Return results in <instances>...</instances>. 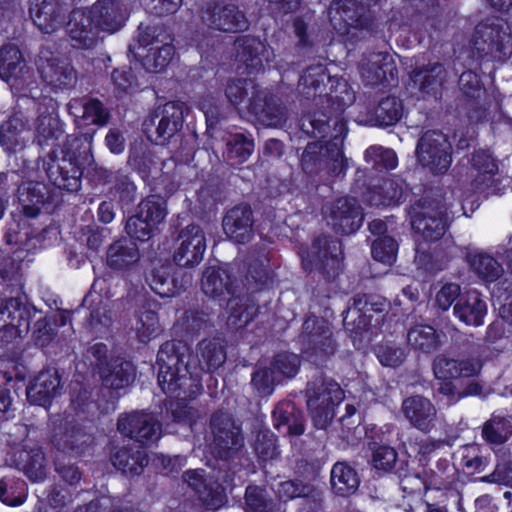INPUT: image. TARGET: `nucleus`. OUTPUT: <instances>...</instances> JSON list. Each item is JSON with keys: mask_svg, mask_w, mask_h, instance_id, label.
Returning a JSON list of instances; mask_svg holds the SVG:
<instances>
[{"mask_svg": "<svg viewBox=\"0 0 512 512\" xmlns=\"http://www.w3.org/2000/svg\"><path fill=\"white\" fill-rule=\"evenodd\" d=\"M334 95H330L338 107L334 116L324 113L313 114L302 121V130L315 138L331 135V140L325 145L319 142L308 143L301 157L302 170L308 175H318L325 172L328 176L344 174L347 160L343 155V142L346 135V124L340 118V113L354 101V94L346 82L338 83Z\"/></svg>", "mask_w": 512, "mask_h": 512, "instance_id": "nucleus-1", "label": "nucleus"}, {"mask_svg": "<svg viewBox=\"0 0 512 512\" xmlns=\"http://www.w3.org/2000/svg\"><path fill=\"white\" fill-rule=\"evenodd\" d=\"M158 384L170 396H196L201 388L204 371L193 356L189 346L180 340L163 343L158 351Z\"/></svg>", "mask_w": 512, "mask_h": 512, "instance_id": "nucleus-2", "label": "nucleus"}, {"mask_svg": "<svg viewBox=\"0 0 512 512\" xmlns=\"http://www.w3.org/2000/svg\"><path fill=\"white\" fill-rule=\"evenodd\" d=\"M88 148L76 136H68L61 158L50 157L46 165V174L59 189L76 192L81 187L82 164L80 158Z\"/></svg>", "mask_w": 512, "mask_h": 512, "instance_id": "nucleus-3", "label": "nucleus"}, {"mask_svg": "<svg viewBox=\"0 0 512 512\" xmlns=\"http://www.w3.org/2000/svg\"><path fill=\"white\" fill-rule=\"evenodd\" d=\"M307 408L314 426L325 429L335 416V407L344 399V391L331 378L314 377L306 387Z\"/></svg>", "mask_w": 512, "mask_h": 512, "instance_id": "nucleus-4", "label": "nucleus"}, {"mask_svg": "<svg viewBox=\"0 0 512 512\" xmlns=\"http://www.w3.org/2000/svg\"><path fill=\"white\" fill-rule=\"evenodd\" d=\"M299 255L306 272L318 273L326 281H333L339 275L343 259L340 241L326 235L317 236L310 245L300 248Z\"/></svg>", "mask_w": 512, "mask_h": 512, "instance_id": "nucleus-5", "label": "nucleus"}, {"mask_svg": "<svg viewBox=\"0 0 512 512\" xmlns=\"http://www.w3.org/2000/svg\"><path fill=\"white\" fill-rule=\"evenodd\" d=\"M209 428L212 453L224 461L236 458L244 448V437L241 425L233 415L224 410L215 411L210 417Z\"/></svg>", "mask_w": 512, "mask_h": 512, "instance_id": "nucleus-6", "label": "nucleus"}, {"mask_svg": "<svg viewBox=\"0 0 512 512\" xmlns=\"http://www.w3.org/2000/svg\"><path fill=\"white\" fill-rule=\"evenodd\" d=\"M185 104L180 101H168L157 105L143 121V131L147 138L165 145L182 129Z\"/></svg>", "mask_w": 512, "mask_h": 512, "instance_id": "nucleus-7", "label": "nucleus"}, {"mask_svg": "<svg viewBox=\"0 0 512 512\" xmlns=\"http://www.w3.org/2000/svg\"><path fill=\"white\" fill-rule=\"evenodd\" d=\"M303 353L317 365H324L337 350L331 324L324 318L309 316L303 323L300 335Z\"/></svg>", "mask_w": 512, "mask_h": 512, "instance_id": "nucleus-8", "label": "nucleus"}, {"mask_svg": "<svg viewBox=\"0 0 512 512\" xmlns=\"http://www.w3.org/2000/svg\"><path fill=\"white\" fill-rule=\"evenodd\" d=\"M472 49L481 58L503 61L512 52L510 33L498 18H487L478 23L472 37Z\"/></svg>", "mask_w": 512, "mask_h": 512, "instance_id": "nucleus-9", "label": "nucleus"}, {"mask_svg": "<svg viewBox=\"0 0 512 512\" xmlns=\"http://www.w3.org/2000/svg\"><path fill=\"white\" fill-rule=\"evenodd\" d=\"M40 313L21 297L0 299V346L30 331V323Z\"/></svg>", "mask_w": 512, "mask_h": 512, "instance_id": "nucleus-10", "label": "nucleus"}, {"mask_svg": "<svg viewBox=\"0 0 512 512\" xmlns=\"http://www.w3.org/2000/svg\"><path fill=\"white\" fill-rule=\"evenodd\" d=\"M410 215L413 230L427 241L441 239L447 230V210L438 200H420L412 207Z\"/></svg>", "mask_w": 512, "mask_h": 512, "instance_id": "nucleus-11", "label": "nucleus"}, {"mask_svg": "<svg viewBox=\"0 0 512 512\" xmlns=\"http://www.w3.org/2000/svg\"><path fill=\"white\" fill-rule=\"evenodd\" d=\"M328 17L335 29L352 37L356 35V30L364 34L363 37L373 31L374 24L369 11L353 0L332 1Z\"/></svg>", "mask_w": 512, "mask_h": 512, "instance_id": "nucleus-12", "label": "nucleus"}, {"mask_svg": "<svg viewBox=\"0 0 512 512\" xmlns=\"http://www.w3.org/2000/svg\"><path fill=\"white\" fill-rule=\"evenodd\" d=\"M322 211L327 224L340 235L355 233L364 219L363 208L354 197H340L327 203Z\"/></svg>", "mask_w": 512, "mask_h": 512, "instance_id": "nucleus-13", "label": "nucleus"}, {"mask_svg": "<svg viewBox=\"0 0 512 512\" xmlns=\"http://www.w3.org/2000/svg\"><path fill=\"white\" fill-rule=\"evenodd\" d=\"M416 155L418 161L433 173H444L451 164V145L442 132L429 130L420 137Z\"/></svg>", "mask_w": 512, "mask_h": 512, "instance_id": "nucleus-14", "label": "nucleus"}, {"mask_svg": "<svg viewBox=\"0 0 512 512\" xmlns=\"http://www.w3.org/2000/svg\"><path fill=\"white\" fill-rule=\"evenodd\" d=\"M117 430L124 436L137 442L148 444L157 441L161 436V423L152 413L133 411L118 417Z\"/></svg>", "mask_w": 512, "mask_h": 512, "instance_id": "nucleus-15", "label": "nucleus"}, {"mask_svg": "<svg viewBox=\"0 0 512 512\" xmlns=\"http://www.w3.org/2000/svg\"><path fill=\"white\" fill-rule=\"evenodd\" d=\"M206 250V238L200 226L191 224L183 228L177 238L173 260L176 265L193 268L200 264Z\"/></svg>", "mask_w": 512, "mask_h": 512, "instance_id": "nucleus-16", "label": "nucleus"}, {"mask_svg": "<svg viewBox=\"0 0 512 512\" xmlns=\"http://www.w3.org/2000/svg\"><path fill=\"white\" fill-rule=\"evenodd\" d=\"M203 23L212 29L223 32H238L248 27V21L242 11L234 4L208 2L202 10Z\"/></svg>", "mask_w": 512, "mask_h": 512, "instance_id": "nucleus-17", "label": "nucleus"}, {"mask_svg": "<svg viewBox=\"0 0 512 512\" xmlns=\"http://www.w3.org/2000/svg\"><path fill=\"white\" fill-rule=\"evenodd\" d=\"M248 111L265 127L280 128L288 118L287 109L278 97L259 90L251 92Z\"/></svg>", "mask_w": 512, "mask_h": 512, "instance_id": "nucleus-18", "label": "nucleus"}, {"mask_svg": "<svg viewBox=\"0 0 512 512\" xmlns=\"http://www.w3.org/2000/svg\"><path fill=\"white\" fill-rule=\"evenodd\" d=\"M359 69L363 81L372 86L390 82L397 75L393 56L386 51L365 53Z\"/></svg>", "mask_w": 512, "mask_h": 512, "instance_id": "nucleus-19", "label": "nucleus"}, {"mask_svg": "<svg viewBox=\"0 0 512 512\" xmlns=\"http://www.w3.org/2000/svg\"><path fill=\"white\" fill-rule=\"evenodd\" d=\"M223 231L235 243L249 242L254 235V216L249 205L229 209L222 220Z\"/></svg>", "mask_w": 512, "mask_h": 512, "instance_id": "nucleus-20", "label": "nucleus"}, {"mask_svg": "<svg viewBox=\"0 0 512 512\" xmlns=\"http://www.w3.org/2000/svg\"><path fill=\"white\" fill-rule=\"evenodd\" d=\"M99 31L90 11L77 9L71 12L67 22V32L73 47L80 49L94 47L98 41Z\"/></svg>", "mask_w": 512, "mask_h": 512, "instance_id": "nucleus-21", "label": "nucleus"}, {"mask_svg": "<svg viewBox=\"0 0 512 512\" xmlns=\"http://www.w3.org/2000/svg\"><path fill=\"white\" fill-rule=\"evenodd\" d=\"M39 70L42 79L54 88L68 89L77 82V71L64 57H41Z\"/></svg>", "mask_w": 512, "mask_h": 512, "instance_id": "nucleus-22", "label": "nucleus"}, {"mask_svg": "<svg viewBox=\"0 0 512 512\" xmlns=\"http://www.w3.org/2000/svg\"><path fill=\"white\" fill-rule=\"evenodd\" d=\"M51 442L58 451L78 456L88 447L89 435L80 426L60 420L54 427Z\"/></svg>", "mask_w": 512, "mask_h": 512, "instance_id": "nucleus-23", "label": "nucleus"}, {"mask_svg": "<svg viewBox=\"0 0 512 512\" xmlns=\"http://www.w3.org/2000/svg\"><path fill=\"white\" fill-rule=\"evenodd\" d=\"M89 11L100 31L108 33L120 30L128 17L123 0H97Z\"/></svg>", "mask_w": 512, "mask_h": 512, "instance_id": "nucleus-24", "label": "nucleus"}, {"mask_svg": "<svg viewBox=\"0 0 512 512\" xmlns=\"http://www.w3.org/2000/svg\"><path fill=\"white\" fill-rule=\"evenodd\" d=\"M401 411L409 423L421 432L428 433L435 426L437 409L429 399L421 395L405 398Z\"/></svg>", "mask_w": 512, "mask_h": 512, "instance_id": "nucleus-25", "label": "nucleus"}, {"mask_svg": "<svg viewBox=\"0 0 512 512\" xmlns=\"http://www.w3.org/2000/svg\"><path fill=\"white\" fill-rule=\"evenodd\" d=\"M17 199L27 218H36L49 204L51 193L43 182L27 180L17 188Z\"/></svg>", "mask_w": 512, "mask_h": 512, "instance_id": "nucleus-26", "label": "nucleus"}, {"mask_svg": "<svg viewBox=\"0 0 512 512\" xmlns=\"http://www.w3.org/2000/svg\"><path fill=\"white\" fill-rule=\"evenodd\" d=\"M203 293L213 299L225 300L226 296H234L241 289L236 279L226 270L220 267H207L201 279Z\"/></svg>", "mask_w": 512, "mask_h": 512, "instance_id": "nucleus-27", "label": "nucleus"}, {"mask_svg": "<svg viewBox=\"0 0 512 512\" xmlns=\"http://www.w3.org/2000/svg\"><path fill=\"white\" fill-rule=\"evenodd\" d=\"M61 388L58 370L48 368L39 372L28 385L26 395L31 403L44 406L60 394Z\"/></svg>", "mask_w": 512, "mask_h": 512, "instance_id": "nucleus-28", "label": "nucleus"}, {"mask_svg": "<svg viewBox=\"0 0 512 512\" xmlns=\"http://www.w3.org/2000/svg\"><path fill=\"white\" fill-rule=\"evenodd\" d=\"M103 389L118 391L129 386L135 378V369L131 362L116 357L102 364L97 371Z\"/></svg>", "mask_w": 512, "mask_h": 512, "instance_id": "nucleus-29", "label": "nucleus"}, {"mask_svg": "<svg viewBox=\"0 0 512 512\" xmlns=\"http://www.w3.org/2000/svg\"><path fill=\"white\" fill-rule=\"evenodd\" d=\"M28 118L22 112L13 113L0 126V145L8 153H17L26 146Z\"/></svg>", "mask_w": 512, "mask_h": 512, "instance_id": "nucleus-30", "label": "nucleus"}, {"mask_svg": "<svg viewBox=\"0 0 512 512\" xmlns=\"http://www.w3.org/2000/svg\"><path fill=\"white\" fill-rule=\"evenodd\" d=\"M447 72L439 62L416 66L410 73L413 88L422 94L435 95L446 80Z\"/></svg>", "mask_w": 512, "mask_h": 512, "instance_id": "nucleus-31", "label": "nucleus"}, {"mask_svg": "<svg viewBox=\"0 0 512 512\" xmlns=\"http://www.w3.org/2000/svg\"><path fill=\"white\" fill-rule=\"evenodd\" d=\"M470 163L475 172L471 181L472 188L477 192H485L492 188L495 175L498 173L497 160L492 154L479 149L472 154Z\"/></svg>", "mask_w": 512, "mask_h": 512, "instance_id": "nucleus-32", "label": "nucleus"}, {"mask_svg": "<svg viewBox=\"0 0 512 512\" xmlns=\"http://www.w3.org/2000/svg\"><path fill=\"white\" fill-rule=\"evenodd\" d=\"M245 267L247 290L256 291L271 279L268 252L264 248L251 250L246 258Z\"/></svg>", "mask_w": 512, "mask_h": 512, "instance_id": "nucleus-33", "label": "nucleus"}, {"mask_svg": "<svg viewBox=\"0 0 512 512\" xmlns=\"http://www.w3.org/2000/svg\"><path fill=\"white\" fill-rule=\"evenodd\" d=\"M272 417L277 430L290 436H300L303 434L304 415L293 402H279L272 412Z\"/></svg>", "mask_w": 512, "mask_h": 512, "instance_id": "nucleus-34", "label": "nucleus"}, {"mask_svg": "<svg viewBox=\"0 0 512 512\" xmlns=\"http://www.w3.org/2000/svg\"><path fill=\"white\" fill-rule=\"evenodd\" d=\"M110 459L116 469L131 476L140 475L148 464L146 452L140 447L116 448Z\"/></svg>", "mask_w": 512, "mask_h": 512, "instance_id": "nucleus-35", "label": "nucleus"}, {"mask_svg": "<svg viewBox=\"0 0 512 512\" xmlns=\"http://www.w3.org/2000/svg\"><path fill=\"white\" fill-rule=\"evenodd\" d=\"M227 325L232 329H240L248 325L257 315L258 307L241 290L230 297L227 302Z\"/></svg>", "mask_w": 512, "mask_h": 512, "instance_id": "nucleus-36", "label": "nucleus"}, {"mask_svg": "<svg viewBox=\"0 0 512 512\" xmlns=\"http://www.w3.org/2000/svg\"><path fill=\"white\" fill-rule=\"evenodd\" d=\"M128 53L139 60L148 72L162 71L172 60L174 56V47L170 41L162 43L156 47H151L146 53L136 50L135 45H129Z\"/></svg>", "mask_w": 512, "mask_h": 512, "instance_id": "nucleus-37", "label": "nucleus"}, {"mask_svg": "<svg viewBox=\"0 0 512 512\" xmlns=\"http://www.w3.org/2000/svg\"><path fill=\"white\" fill-rule=\"evenodd\" d=\"M233 49L236 59L248 66L258 68L263 60H267L268 50L265 44L257 37L243 35L236 38Z\"/></svg>", "mask_w": 512, "mask_h": 512, "instance_id": "nucleus-38", "label": "nucleus"}, {"mask_svg": "<svg viewBox=\"0 0 512 512\" xmlns=\"http://www.w3.org/2000/svg\"><path fill=\"white\" fill-rule=\"evenodd\" d=\"M35 140L43 146L50 140H57L63 133L59 116L54 106L40 107L34 122Z\"/></svg>", "mask_w": 512, "mask_h": 512, "instance_id": "nucleus-39", "label": "nucleus"}, {"mask_svg": "<svg viewBox=\"0 0 512 512\" xmlns=\"http://www.w3.org/2000/svg\"><path fill=\"white\" fill-rule=\"evenodd\" d=\"M487 312L486 303L476 291L459 298L454 306V314L466 325L480 326Z\"/></svg>", "mask_w": 512, "mask_h": 512, "instance_id": "nucleus-40", "label": "nucleus"}, {"mask_svg": "<svg viewBox=\"0 0 512 512\" xmlns=\"http://www.w3.org/2000/svg\"><path fill=\"white\" fill-rule=\"evenodd\" d=\"M330 484L334 494L342 497L353 495L359 488L357 471L345 462H337L330 473Z\"/></svg>", "mask_w": 512, "mask_h": 512, "instance_id": "nucleus-41", "label": "nucleus"}, {"mask_svg": "<svg viewBox=\"0 0 512 512\" xmlns=\"http://www.w3.org/2000/svg\"><path fill=\"white\" fill-rule=\"evenodd\" d=\"M140 259L139 249L131 240L121 239L112 243L107 250V264L114 270H125Z\"/></svg>", "mask_w": 512, "mask_h": 512, "instance_id": "nucleus-42", "label": "nucleus"}, {"mask_svg": "<svg viewBox=\"0 0 512 512\" xmlns=\"http://www.w3.org/2000/svg\"><path fill=\"white\" fill-rule=\"evenodd\" d=\"M173 265L159 264L155 266L146 277V282L150 288L161 297H171L179 293L183 286L178 284L173 274Z\"/></svg>", "mask_w": 512, "mask_h": 512, "instance_id": "nucleus-43", "label": "nucleus"}, {"mask_svg": "<svg viewBox=\"0 0 512 512\" xmlns=\"http://www.w3.org/2000/svg\"><path fill=\"white\" fill-rule=\"evenodd\" d=\"M402 114L403 105L401 100L395 96H387L379 101L371 113L369 121L377 126H391L401 119Z\"/></svg>", "mask_w": 512, "mask_h": 512, "instance_id": "nucleus-44", "label": "nucleus"}, {"mask_svg": "<svg viewBox=\"0 0 512 512\" xmlns=\"http://www.w3.org/2000/svg\"><path fill=\"white\" fill-rule=\"evenodd\" d=\"M19 459L23 462V472L33 482L46 478V458L39 446L23 449L19 452Z\"/></svg>", "mask_w": 512, "mask_h": 512, "instance_id": "nucleus-45", "label": "nucleus"}, {"mask_svg": "<svg viewBox=\"0 0 512 512\" xmlns=\"http://www.w3.org/2000/svg\"><path fill=\"white\" fill-rule=\"evenodd\" d=\"M200 360L206 366L207 372H213L226 361L224 343L219 338L204 339L198 344Z\"/></svg>", "mask_w": 512, "mask_h": 512, "instance_id": "nucleus-46", "label": "nucleus"}, {"mask_svg": "<svg viewBox=\"0 0 512 512\" xmlns=\"http://www.w3.org/2000/svg\"><path fill=\"white\" fill-rule=\"evenodd\" d=\"M24 67L25 63L17 46L8 44L0 49V77L3 80L18 78Z\"/></svg>", "mask_w": 512, "mask_h": 512, "instance_id": "nucleus-47", "label": "nucleus"}, {"mask_svg": "<svg viewBox=\"0 0 512 512\" xmlns=\"http://www.w3.org/2000/svg\"><path fill=\"white\" fill-rule=\"evenodd\" d=\"M407 342L415 350L429 353L438 347V337L430 325H415L407 332Z\"/></svg>", "mask_w": 512, "mask_h": 512, "instance_id": "nucleus-48", "label": "nucleus"}, {"mask_svg": "<svg viewBox=\"0 0 512 512\" xmlns=\"http://www.w3.org/2000/svg\"><path fill=\"white\" fill-rule=\"evenodd\" d=\"M468 261L472 270L485 281H496L503 273L502 266L490 255L469 254Z\"/></svg>", "mask_w": 512, "mask_h": 512, "instance_id": "nucleus-49", "label": "nucleus"}, {"mask_svg": "<svg viewBox=\"0 0 512 512\" xmlns=\"http://www.w3.org/2000/svg\"><path fill=\"white\" fill-rule=\"evenodd\" d=\"M110 193L122 207L130 206L138 199V189L134 180L122 172L115 174Z\"/></svg>", "mask_w": 512, "mask_h": 512, "instance_id": "nucleus-50", "label": "nucleus"}, {"mask_svg": "<svg viewBox=\"0 0 512 512\" xmlns=\"http://www.w3.org/2000/svg\"><path fill=\"white\" fill-rule=\"evenodd\" d=\"M326 69L323 65H314L307 68L299 80V88L308 97L321 95L325 81L329 80Z\"/></svg>", "mask_w": 512, "mask_h": 512, "instance_id": "nucleus-51", "label": "nucleus"}, {"mask_svg": "<svg viewBox=\"0 0 512 512\" xmlns=\"http://www.w3.org/2000/svg\"><path fill=\"white\" fill-rule=\"evenodd\" d=\"M112 324V315L108 301L98 296L97 301L93 300L89 306L87 325L95 333H103Z\"/></svg>", "mask_w": 512, "mask_h": 512, "instance_id": "nucleus-52", "label": "nucleus"}, {"mask_svg": "<svg viewBox=\"0 0 512 512\" xmlns=\"http://www.w3.org/2000/svg\"><path fill=\"white\" fill-rule=\"evenodd\" d=\"M227 158L232 164H242L247 161L254 151V142L242 133L231 135L227 140Z\"/></svg>", "mask_w": 512, "mask_h": 512, "instance_id": "nucleus-53", "label": "nucleus"}, {"mask_svg": "<svg viewBox=\"0 0 512 512\" xmlns=\"http://www.w3.org/2000/svg\"><path fill=\"white\" fill-rule=\"evenodd\" d=\"M170 41L169 35L164 28L159 25H144L140 24L138 27V35L136 38V50L144 53L151 47H156L162 43Z\"/></svg>", "mask_w": 512, "mask_h": 512, "instance_id": "nucleus-54", "label": "nucleus"}, {"mask_svg": "<svg viewBox=\"0 0 512 512\" xmlns=\"http://www.w3.org/2000/svg\"><path fill=\"white\" fill-rule=\"evenodd\" d=\"M512 435V425L509 420L501 416H492L482 428L483 438L491 444H503Z\"/></svg>", "mask_w": 512, "mask_h": 512, "instance_id": "nucleus-55", "label": "nucleus"}, {"mask_svg": "<svg viewBox=\"0 0 512 512\" xmlns=\"http://www.w3.org/2000/svg\"><path fill=\"white\" fill-rule=\"evenodd\" d=\"M137 211L156 232L167 215L165 202L155 196L148 197L141 201L137 207Z\"/></svg>", "mask_w": 512, "mask_h": 512, "instance_id": "nucleus-56", "label": "nucleus"}, {"mask_svg": "<svg viewBox=\"0 0 512 512\" xmlns=\"http://www.w3.org/2000/svg\"><path fill=\"white\" fill-rule=\"evenodd\" d=\"M279 495L287 499L296 497L311 498L315 508L321 506L319 492L312 485L304 484L300 481L291 480L281 483Z\"/></svg>", "mask_w": 512, "mask_h": 512, "instance_id": "nucleus-57", "label": "nucleus"}, {"mask_svg": "<svg viewBox=\"0 0 512 512\" xmlns=\"http://www.w3.org/2000/svg\"><path fill=\"white\" fill-rule=\"evenodd\" d=\"M245 509L246 512H275V504L264 489L250 485L245 492Z\"/></svg>", "mask_w": 512, "mask_h": 512, "instance_id": "nucleus-58", "label": "nucleus"}, {"mask_svg": "<svg viewBox=\"0 0 512 512\" xmlns=\"http://www.w3.org/2000/svg\"><path fill=\"white\" fill-rule=\"evenodd\" d=\"M300 366V357L289 352L278 353L271 362V369L280 380L281 378L290 379L295 377Z\"/></svg>", "mask_w": 512, "mask_h": 512, "instance_id": "nucleus-59", "label": "nucleus"}, {"mask_svg": "<svg viewBox=\"0 0 512 512\" xmlns=\"http://www.w3.org/2000/svg\"><path fill=\"white\" fill-rule=\"evenodd\" d=\"M398 243L389 235L378 237L372 242V257L381 263L391 265L397 257Z\"/></svg>", "mask_w": 512, "mask_h": 512, "instance_id": "nucleus-60", "label": "nucleus"}, {"mask_svg": "<svg viewBox=\"0 0 512 512\" xmlns=\"http://www.w3.org/2000/svg\"><path fill=\"white\" fill-rule=\"evenodd\" d=\"M253 448L259 458L263 460L273 459L278 455L276 436L268 429H259Z\"/></svg>", "mask_w": 512, "mask_h": 512, "instance_id": "nucleus-61", "label": "nucleus"}, {"mask_svg": "<svg viewBox=\"0 0 512 512\" xmlns=\"http://www.w3.org/2000/svg\"><path fill=\"white\" fill-rule=\"evenodd\" d=\"M135 330L138 339L146 343L159 332L157 314L152 310H142L136 320Z\"/></svg>", "mask_w": 512, "mask_h": 512, "instance_id": "nucleus-62", "label": "nucleus"}, {"mask_svg": "<svg viewBox=\"0 0 512 512\" xmlns=\"http://www.w3.org/2000/svg\"><path fill=\"white\" fill-rule=\"evenodd\" d=\"M24 483L14 478L0 480V500L9 506H18L24 502Z\"/></svg>", "mask_w": 512, "mask_h": 512, "instance_id": "nucleus-63", "label": "nucleus"}, {"mask_svg": "<svg viewBox=\"0 0 512 512\" xmlns=\"http://www.w3.org/2000/svg\"><path fill=\"white\" fill-rule=\"evenodd\" d=\"M365 160L376 169H393L397 164L395 152L381 146L369 147L365 152Z\"/></svg>", "mask_w": 512, "mask_h": 512, "instance_id": "nucleus-64", "label": "nucleus"}]
</instances>
